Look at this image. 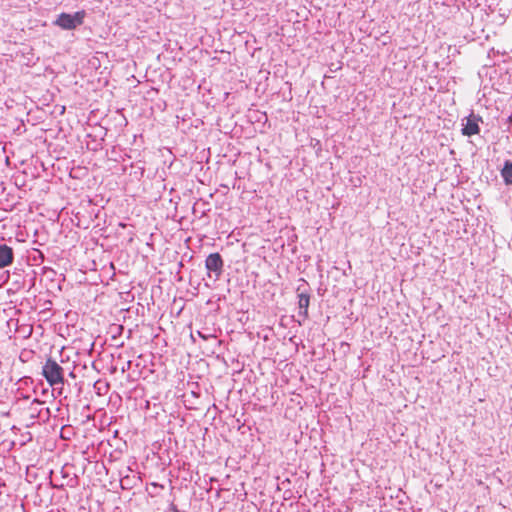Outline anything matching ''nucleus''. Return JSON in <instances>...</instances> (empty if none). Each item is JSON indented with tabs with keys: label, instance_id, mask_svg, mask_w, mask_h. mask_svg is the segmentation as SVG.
<instances>
[{
	"label": "nucleus",
	"instance_id": "obj_1",
	"mask_svg": "<svg viewBox=\"0 0 512 512\" xmlns=\"http://www.w3.org/2000/svg\"><path fill=\"white\" fill-rule=\"evenodd\" d=\"M42 374L51 386L63 384L64 382L63 368L51 358L45 362Z\"/></svg>",
	"mask_w": 512,
	"mask_h": 512
},
{
	"label": "nucleus",
	"instance_id": "obj_2",
	"mask_svg": "<svg viewBox=\"0 0 512 512\" xmlns=\"http://www.w3.org/2000/svg\"><path fill=\"white\" fill-rule=\"evenodd\" d=\"M85 16L84 10L77 11L74 14L61 13L54 24L64 30H73L83 24Z\"/></svg>",
	"mask_w": 512,
	"mask_h": 512
},
{
	"label": "nucleus",
	"instance_id": "obj_3",
	"mask_svg": "<svg viewBox=\"0 0 512 512\" xmlns=\"http://www.w3.org/2000/svg\"><path fill=\"white\" fill-rule=\"evenodd\" d=\"M466 120H467L466 124L462 128V134L465 136H473V135L478 134L480 132V127L478 124L480 117H478L474 114H470L466 118Z\"/></svg>",
	"mask_w": 512,
	"mask_h": 512
},
{
	"label": "nucleus",
	"instance_id": "obj_4",
	"mask_svg": "<svg viewBox=\"0 0 512 512\" xmlns=\"http://www.w3.org/2000/svg\"><path fill=\"white\" fill-rule=\"evenodd\" d=\"M205 266L209 271H213L216 275H220L222 272L223 261L219 253L210 254L205 261Z\"/></svg>",
	"mask_w": 512,
	"mask_h": 512
},
{
	"label": "nucleus",
	"instance_id": "obj_5",
	"mask_svg": "<svg viewBox=\"0 0 512 512\" xmlns=\"http://www.w3.org/2000/svg\"><path fill=\"white\" fill-rule=\"evenodd\" d=\"M13 261V251L7 245H0V268L10 265Z\"/></svg>",
	"mask_w": 512,
	"mask_h": 512
},
{
	"label": "nucleus",
	"instance_id": "obj_6",
	"mask_svg": "<svg viewBox=\"0 0 512 512\" xmlns=\"http://www.w3.org/2000/svg\"><path fill=\"white\" fill-rule=\"evenodd\" d=\"M310 304V295L308 293L301 292L298 294V306L300 309V314L303 315V317L308 316V307Z\"/></svg>",
	"mask_w": 512,
	"mask_h": 512
},
{
	"label": "nucleus",
	"instance_id": "obj_7",
	"mask_svg": "<svg viewBox=\"0 0 512 512\" xmlns=\"http://www.w3.org/2000/svg\"><path fill=\"white\" fill-rule=\"evenodd\" d=\"M501 175L504 179V182L506 184H512V162L511 161H506L505 164H504V167L501 171Z\"/></svg>",
	"mask_w": 512,
	"mask_h": 512
},
{
	"label": "nucleus",
	"instance_id": "obj_8",
	"mask_svg": "<svg viewBox=\"0 0 512 512\" xmlns=\"http://www.w3.org/2000/svg\"><path fill=\"white\" fill-rule=\"evenodd\" d=\"M151 485H152L154 488H158V487H159V485H158V484H156V483H152ZM160 488H163V486H160Z\"/></svg>",
	"mask_w": 512,
	"mask_h": 512
},
{
	"label": "nucleus",
	"instance_id": "obj_9",
	"mask_svg": "<svg viewBox=\"0 0 512 512\" xmlns=\"http://www.w3.org/2000/svg\"><path fill=\"white\" fill-rule=\"evenodd\" d=\"M198 335L199 337H202L203 339H206V337L204 335L201 334V332L198 331Z\"/></svg>",
	"mask_w": 512,
	"mask_h": 512
}]
</instances>
